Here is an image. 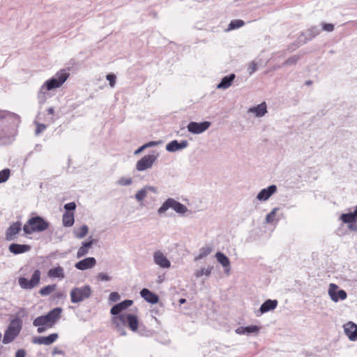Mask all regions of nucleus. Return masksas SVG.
Masks as SVG:
<instances>
[{"label": "nucleus", "instance_id": "f257e3e1", "mask_svg": "<svg viewBox=\"0 0 357 357\" xmlns=\"http://www.w3.org/2000/svg\"><path fill=\"white\" fill-rule=\"evenodd\" d=\"M61 307H55L47 314L36 317L33 321V325L38 328L37 332L42 333L46 330L52 328L61 318Z\"/></svg>", "mask_w": 357, "mask_h": 357}, {"label": "nucleus", "instance_id": "f03ea898", "mask_svg": "<svg viewBox=\"0 0 357 357\" xmlns=\"http://www.w3.org/2000/svg\"><path fill=\"white\" fill-rule=\"evenodd\" d=\"M49 223L40 216L33 217L26 222L23 227L24 232L26 234H31L34 232H41L46 230Z\"/></svg>", "mask_w": 357, "mask_h": 357}, {"label": "nucleus", "instance_id": "7ed1b4c3", "mask_svg": "<svg viewBox=\"0 0 357 357\" xmlns=\"http://www.w3.org/2000/svg\"><path fill=\"white\" fill-rule=\"evenodd\" d=\"M91 295V288L89 285L75 287L70 291V301L73 303H80L89 298Z\"/></svg>", "mask_w": 357, "mask_h": 357}, {"label": "nucleus", "instance_id": "20e7f679", "mask_svg": "<svg viewBox=\"0 0 357 357\" xmlns=\"http://www.w3.org/2000/svg\"><path fill=\"white\" fill-rule=\"evenodd\" d=\"M69 73L66 70L58 72L54 77L45 82V85L47 90L50 91L60 87L67 80Z\"/></svg>", "mask_w": 357, "mask_h": 357}, {"label": "nucleus", "instance_id": "39448f33", "mask_svg": "<svg viewBox=\"0 0 357 357\" xmlns=\"http://www.w3.org/2000/svg\"><path fill=\"white\" fill-rule=\"evenodd\" d=\"M40 275L41 273L40 270L36 269L33 273L31 280H28L24 277H20L18 279L19 285L22 289H31L39 284L40 281Z\"/></svg>", "mask_w": 357, "mask_h": 357}, {"label": "nucleus", "instance_id": "423d86ee", "mask_svg": "<svg viewBox=\"0 0 357 357\" xmlns=\"http://www.w3.org/2000/svg\"><path fill=\"white\" fill-rule=\"evenodd\" d=\"M169 208H173L176 213L183 214L186 212L187 208L183 204L174 200V199H168L165 201L161 207L158 209V213H165Z\"/></svg>", "mask_w": 357, "mask_h": 357}, {"label": "nucleus", "instance_id": "0eeeda50", "mask_svg": "<svg viewBox=\"0 0 357 357\" xmlns=\"http://www.w3.org/2000/svg\"><path fill=\"white\" fill-rule=\"evenodd\" d=\"M120 321L123 325H128L129 328L132 331H137L139 327V321L137 316L132 314L126 315L121 314L114 319V321Z\"/></svg>", "mask_w": 357, "mask_h": 357}, {"label": "nucleus", "instance_id": "6e6552de", "mask_svg": "<svg viewBox=\"0 0 357 357\" xmlns=\"http://www.w3.org/2000/svg\"><path fill=\"white\" fill-rule=\"evenodd\" d=\"M328 295L334 302H337L340 300H344L347 296L344 290H338V286L333 283H331L329 285Z\"/></svg>", "mask_w": 357, "mask_h": 357}, {"label": "nucleus", "instance_id": "1a4fd4ad", "mask_svg": "<svg viewBox=\"0 0 357 357\" xmlns=\"http://www.w3.org/2000/svg\"><path fill=\"white\" fill-rule=\"evenodd\" d=\"M20 328L18 326H14V322H11L8 329L6 331L3 338V343L8 344L13 341V340L17 337L18 333H20Z\"/></svg>", "mask_w": 357, "mask_h": 357}, {"label": "nucleus", "instance_id": "9d476101", "mask_svg": "<svg viewBox=\"0 0 357 357\" xmlns=\"http://www.w3.org/2000/svg\"><path fill=\"white\" fill-rule=\"evenodd\" d=\"M59 338L58 333H52L47 336H38L33 338L32 342L40 345H50Z\"/></svg>", "mask_w": 357, "mask_h": 357}, {"label": "nucleus", "instance_id": "9b49d317", "mask_svg": "<svg viewBox=\"0 0 357 357\" xmlns=\"http://www.w3.org/2000/svg\"><path fill=\"white\" fill-rule=\"evenodd\" d=\"M210 126V123L204 121L202 123L190 122L188 125V130L189 132L199 134L207 130Z\"/></svg>", "mask_w": 357, "mask_h": 357}, {"label": "nucleus", "instance_id": "f8f14e48", "mask_svg": "<svg viewBox=\"0 0 357 357\" xmlns=\"http://www.w3.org/2000/svg\"><path fill=\"white\" fill-rule=\"evenodd\" d=\"M344 331L346 335L351 341L357 340V325L352 321H349L344 325Z\"/></svg>", "mask_w": 357, "mask_h": 357}, {"label": "nucleus", "instance_id": "ddd939ff", "mask_svg": "<svg viewBox=\"0 0 357 357\" xmlns=\"http://www.w3.org/2000/svg\"><path fill=\"white\" fill-rule=\"evenodd\" d=\"M154 262L161 268H168L171 266V263L164 254L158 250L153 255Z\"/></svg>", "mask_w": 357, "mask_h": 357}, {"label": "nucleus", "instance_id": "4468645a", "mask_svg": "<svg viewBox=\"0 0 357 357\" xmlns=\"http://www.w3.org/2000/svg\"><path fill=\"white\" fill-rule=\"evenodd\" d=\"M4 118L3 112H0V144H7L10 140L8 130L3 125L2 119Z\"/></svg>", "mask_w": 357, "mask_h": 357}, {"label": "nucleus", "instance_id": "2eb2a0df", "mask_svg": "<svg viewBox=\"0 0 357 357\" xmlns=\"http://www.w3.org/2000/svg\"><path fill=\"white\" fill-rule=\"evenodd\" d=\"M22 225L20 222L13 223L6 232V238L8 241L13 240L16 235L21 231Z\"/></svg>", "mask_w": 357, "mask_h": 357}, {"label": "nucleus", "instance_id": "dca6fc26", "mask_svg": "<svg viewBox=\"0 0 357 357\" xmlns=\"http://www.w3.org/2000/svg\"><path fill=\"white\" fill-rule=\"evenodd\" d=\"M277 190V187L275 185H271L267 188L261 190L257 195V198L259 201L267 200L273 193Z\"/></svg>", "mask_w": 357, "mask_h": 357}, {"label": "nucleus", "instance_id": "f3484780", "mask_svg": "<svg viewBox=\"0 0 357 357\" xmlns=\"http://www.w3.org/2000/svg\"><path fill=\"white\" fill-rule=\"evenodd\" d=\"M96 261L93 257H88L76 263L75 267L79 270H86L93 267Z\"/></svg>", "mask_w": 357, "mask_h": 357}, {"label": "nucleus", "instance_id": "a211bd4d", "mask_svg": "<svg viewBox=\"0 0 357 357\" xmlns=\"http://www.w3.org/2000/svg\"><path fill=\"white\" fill-rule=\"evenodd\" d=\"M140 295L146 302L151 304H155L159 301L158 296L146 288L141 290Z\"/></svg>", "mask_w": 357, "mask_h": 357}, {"label": "nucleus", "instance_id": "6ab92c4d", "mask_svg": "<svg viewBox=\"0 0 357 357\" xmlns=\"http://www.w3.org/2000/svg\"><path fill=\"white\" fill-rule=\"evenodd\" d=\"M132 303L133 302L132 300H125L123 302H121L113 306L110 310V312L113 315H117L123 310L131 306Z\"/></svg>", "mask_w": 357, "mask_h": 357}, {"label": "nucleus", "instance_id": "aec40b11", "mask_svg": "<svg viewBox=\"0 0 357 357\" xmlns=\"http://www.w3.org/2000/svg\"><path fill=\"white\" fill-rule=\"evenodd\" d=\"M31 250V246L29 245H21L17 243H13L9 246V250L10 252L18 255L28 252Z\"/></svg>", "mask_w": 357, "mask_h": 357}, {"label": "nucleus", "instance_id": "412c9836", "mask_svg": "<svg viewBox=\"0 0 357 357\" xmlns=\"http://www.w3.org/2000/svg\"><path fill=\"white\" fill-rule=\"evenodd\" d=\"M47 276L50 278L63 279L65 278L64 270L61 266L52 268L48 271Z\"/></svg>", "mask_w": 357, "mask_h": 357}, {"label": "nucleus", "instance_id": "4be33fe9", "mask_svg": "<svg viewBox=\"0 0 357 357\" xmlns=\"http://www.w3.org/2000/svg\"><path fill=\"white\" fill-rule=\"evenodd\" d=\"M154 160L152 158H142L137 163V169L139 171L145 170L151 167L153 163Z\"/></svg>", "mask_w": 357, "mask_h": 357}, {"label": "nucleus", "instance_id": "5701e85b", "mask_svg": "<svg viewBox=\"0 0 357 357\" xmlns=\"http://www.w3.org/2000/svg\"><path fill=\"white\" fill-rule=\"evenodd\" d=\"M187 145L188 142L186 141H182L179 143L176 140H174L167 145L166 149L169 151L174 152L185 148Z\"/></svg>", "mask_w": 357, "mask_h": 357}, {"label": "nucleus", "instance_id": "b1692460", "mask_svg": "<svg viewBox=\"0 0 357 357\" xmlns=\"http://www.w3.org/2000/svg\"><path fill=\"white\" fill-rule=\"evenodd\" d=\"M340 219L344 223H354L357 220V206L353 213H343L340 215Z\"/></svg>", "mask_w": 357, "mask_h": 357}, {"label": "nucleus", "instance_id": "393cba45", "mask_svg": "<svg viewBox=\"0 0 357 357\" xmlns=\"http://www.w3.org/2000/svg\"><path fill=\"white\" fill-rule=\"evenodd\" d=\"M278 305L276 300H267L260 307V312L261 314L267 312L270 310H274Z\"/></svg>", "mask_w": 357, "mask_h": 357}, {"label": "nucleus", "instance_id": "a878e982", "mask_svg": "<svg viewBox=\"0 0 357 357\" xmlns=\"http://www.w3.org/2000/svg\"><path fill=\"white\" fill-rule=\"evenodd\" d=\"M93 245V241L84 242L77 252V257L80 258L86 255Z\"/></svg>", "mask_w": 357, "mask_h": 357}, {"label": "nucleus", "instance_id": "bb28decb", "mask_svg": "<svg viewBox=\"0 0 357 357\" xmlns=\"http://www.w3.org/2000/svg\"><path fill=\"white\" fill-rule=\"evenodd\" d=\"M235 77L236 76H235L234 74H231L229 76L224 77L222 78V81L218 85V89H227V88H229L231 85V84H232Z\"/></svg>", "mask_w": 357, "mask_h": 357}, {"label": "nucleus", "instance_id": "cd10ccee", "mask_svg": "<svg viewBox=\"0 0 357 357\" xmlns=\"http://www.w3.org/2000/svg\"><path fill=\"white\" fill-rule=\"evenodd\" d=\"M249 112L255 113L257 116H262L266 112V105L265 102H262L256 107L250 108Z\"/></svg>", "mask_w": 357, "mask_h": 357}, {"label": "nucleus", "instance_id": "c85d7f7f", "mask_svg": "<svg viewBox=\"0 0 357 357\" xmlns=\"http://www.w3.org/2000/svg\"><path fill=\"white\" fill-rule=\"evenodd\" d=\"M63 225L65 227H71L75 222L74 213L73 212H66L63 215L62 218Z\"/></svg>", "mask_w": 357, "mask_h": 357}, {"label": "nucleus", "instance_id": "c756f323", "mask_svg": "<svg viewBox=\"0 0 357 357\" xmlns=\"http://www.w3.org/2000/svg\"><path fill=\"white\" fill-rule=\"evenodd\" d=\"M217 261L222 265L225 268H229L230 266V261L229 258L223 253L218 252L215 255Z\"/></svg>", "mask_w": 357, "mask_h": 357}, {"label": "nucleus", "instance_id": "7c9ffc66", "mask_svg": "<svg viewBox=\"0 0 357 357\" xmlns=\"http://www.w3.org/2000/svg\"><path fill=\"white\" fill-rule=\"evenodd\" d=\"M259 331V328L257 326H249L246 327H241L236 330V332L239 334L243 333H257Z\"/></svg>", "mask_w": 357, "mask_h": 357}, {"label": "nucleus", "instance_id": "2f4dec72", "mask_svg": "<svg viewBox=\"0 0 357 357\" xmlns=\"http://www.w3.org/2000/svg\"><path fill=\"white\" fill-rule=\"evenodd\" d=\"M56 288V284H49L41 288L39 291V294L41 296H48L52 294Z\"/></svg>", "mask_w": 357, "mask_h": 357}, {"label": "nucleus", "instance_id": "473e14b6", "mask_svg": "<svg viewBox=\"0 0 357 357\" xmlns=\"http://www.w3.org/2000/svg\"><path fill=\"white\" fill-rule=\"evenodd\" d=\"M88 233V227L86 225H82L77 230L75 231V236L78 238H82L86 236Z\"/></svg>", "mask_w": 357, "mask_h": 357}, {"label": "nucleus", "instance_id": "72a5a7b5", "mask_svg": "<svg viewBox=\"0 0 357 357\" xmlns=\"http://www.w3.org/2000/svg\"><path fill=\"white\" fill-rule=\"evenodd\" d=\"M245 22L242 20H232L229 24V30L236 29L243 26Z\"/></svg>", "mask_w": 357, "mask_h": 357}, {"label": "nucleus", "instance_id": "f704fd0d", "mask_svg": "<svg viewBox=\"0 0 357 357\" xmlns=\"http://www.w3.org/2000/svg\"><path fill=\"white\" fill-rule=\"evenodd\" d=\"M10 176V170L5 169L0 171V183L6 181Z\"/></svg>", "mask_w": 357, "mask_h": 357}, {"label": "nucleus", "instance_id": "c9c22d12", "mask_svg": "<svg viewBox=\"0 0 357 357\" xmlns=\"http://www.w3.org/2000/svg\"><path fill=\"white\" fill-rule=\"evenodd\" d=\"M146 194H147L146 188H144V189L139 190L137 192L135 197L138 201H142L146 197Z\"/></svg>", "mask_w": 357, "mask_h": 357}, {"label": "nucleus", "instance_id": "e433bc0d", "mask_svg": "<svg viewBox=\"0 0 357 357\" xmlns=\"http://www.w3.org/2000/svg\"><path fill=\"white\" fill-rule=\"evenodd\" d=\"M211 268H202L197 271L195 275L199 278L202 276L203 275H206L208 276L211 274Z\"/></svg>", "mask_w": 357, "mask_h": 357}, {"label": "nucleus", "instance_id": "4c0bfd02", "mask_svg": "<svg viewBox=\"0 0 357 357\" xmlns=\"http://www.w3.org/2000/svg\"><path fill=\"white\" fill-rule=\"evenodd\" d=\"M211 248L210 247L202 248L200 250L199 258H203V257H206L208 254L211 253Z\"/></svg>", "mask_w": 357, "mask_h": 357}, {"label": "nucleus", "instance_id": "58836bf2", "mask_svg": "<svg viewBox=\"0 0 357 357\" xmlns=\"http://www.w3.org/2000/svg\"><path fill=\"white\" fill-rule=\"evenodd\" d=\"M107 79L109 82V85L111 87H114L116 83V76L114 74H108L106 76Z\"/></svg>", "mask_w": 357, "mask_h": 357}, {"label": "nucleus", "instance_id": "ea45409f", "mask_svg": "<svg viewBox=\"0 0 357 357\" xmlns=\"http://www.w3.org/2000/svg\"><path fill=\"white\" fill-rule=\"evenodd\" d=\"M76 208V204L75 202H70L64 205V208L66 210V212H73Z\"/></svg>", "mask_w": 357, "mask_h": 357}, {"label": "nucleus", "instance_id": "a19ab883", "mask_svg": "<svg viewBox=\"0 0 357 357\" xmlns=\"http://www.w3.org/2000/svg\"><path fill=\"white\" fill-rule=\"evenodd\" d=\"M276 213V209H273L270 213H268L266 217V220L267 222H272L274 220V218L275 216Z\"/></svg>", "mask_w": 357, "mask_h": 357}, {"label": "nucleus", "instance_id": "79ce46f5", "mask_svg": "<svg viewBox=\"0 0 357 357\" xmlns=\"http://www.w3.org/2000/svg\"><path fill=\"white\" fill-rule=\"evenodd\" d=\"M97 278L101 281H109L110 280V277L105 273H100L97 275Z\"/></svg>", "mask_w": 357, "mask_h": 357}, {"label": "nucleus", "instance_id": "37998d69", "mask_svg": "<svg viewBox=\"0 0 357 357\" xmlns=\"http://www.w3.org/2000/svg\"><path fill=\"white\" fill-rule=\"evenodd\" d=\"M322 29L326 31L331 32L333 31L334 25L332 24L324 23L322 25Z\"/></svg>", "mask_w": 357, "mask_h": 357}, {"label": "nucleus", "instance_id": "c03bdc74", "mask_svg": "<svg viewBox=\"0 0 357 357\" xmlns=\"http://www.w3.org/2000/svg\"><path fill=\"white\" fill-rule=\"evenodd\" d=\"M132 183V179L130 178H123L119 181V183L122 185H128Z\"/></svg>", "mask_w": 357, "mask_h": 357}, {"label": "nucleus", "instance_id": "a18cd8bd", "mask_svg": "<svg viewBox=\"0 0 357 357\" xmlns=\"http://www.w3.org/2000/svg\"><path fill=\"white\" fill-rule=\"evenodd\" d=\"M120 299V296L117 292H112L109 295V300L112 302H116Z\"/></svg>", "mask_w": 357, "mask_h": 357}, {"label": "nucleus", "instance_id": "49530a36", "mask_svg": "<svg viewBox=\"0 0 357 357\" xmlns=\"http://www.w3.org/2000/svg\"><path fill=\"white\" fill-rule=\"evenodd\" d=\"M298 59L299 56H294L286 61V64H294L298 61Z\"/></svg>", "mask_w": 357, "mask_h": 357}, {"label": "nucleus", "instance_id": "de8ad7c7", "mask_svg": "<svg viewBox=\"0 0 357 357\" xmlns=\"http://www.w3.org/2000/svg\"><path fill=\"white\" fill-rule=\"evenodd\" d=\"M45 128H46V126L45 125H44V124H38L36 132L37 134H39L41 132H43V130H45Z\"/></svg>", "mask_w": 357, "mask_h": 357}, {"label": "nucleus", "instance_id": "09e8293b", "mask_svg": "<svg viewBox=\"0 0 357 357\" xmlns=\"http://www.w3.org/2000/svg\"><path fill=\"white\" fill-rule=\"evenodd\" d=\"M26 351L24 349H19L17 351L15 357H25Z\"/></svg>", "mask_w": 357, "mask_h": 357}, {"label": "nucleus", "instance_id": "8fccbe9b", "mask_svg": "<svg viewBox=\"0 0 357 357\" xmlns=\"http://www.w3.org/2000/svg\"><path fill=\"white\" fill-rule=\"evenodd\" d=\"M150 145H151V143L141 146L140 148H139L136 151H135V154H136V155L139 154L144 149H145L146 147H147Z\"/></svg>", "mask_w": 357, "mask_h": 357}, {"label": "nucleus", "instance_id": "3c124183", "mask_svg": "<svg viewBox=\"0 0 357 357\" xmlns=\"http://www.w3.org/2000/svg\"><path fill=\"white\" fill-rule=\"evenodd\" d=\"M52 354L53 355L63 354V351L60 350L59 348L55 347V348H54V349L52 351Z\"/></svg>", "mask_w": 357, "mask_h": 357}, {"label": "nucleus", "instance_id": "603ef678", "mask_svg": "<svg viewBox=\"0 0 357 357\" xmlns=\"http://www.w3.org/2000/svg\"><path fill=\"white\" fill-rule=\"evenodd\" d=\"M47 112L48 114H53L54 111V109L52 107H50L48 109H47Z\"/></svg>", "mask_w": 357, "mask_h": 357}, {"label": "nucleus", "instance_id": "864d4df0", "mask_svg": "<svg viewBox=\"0 0 357 357\" xmlns=\"http://www.w3.org/2000/svg\"><path fill=\"white\" fill-rule=\"evenodd\" d=\"M185 302V299H184V298H181V299H180V301H179V303H184Z\"/></svg>", "mask_w": 357, "mask_h": 357}, {"label": "nucleus", "instance_id": "5fc2aeb1", "mask_svg": "<svg viewBox=\"0 0 357 357\" xmlns=\"http://www.w3.org/2000/svg\"><path fill=\"white\" fill-rule=\"evenodd\" d=\"M63 296V294L62 293L57 294V297H62Z\"/></svg>", "mask_w": 357, "mask_h": 357}]
</instances>
